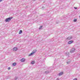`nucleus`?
I'll list each match as a JSON object with an SVG mask.
<instances>
[{"label":"nucleus","mask_w":80,"mask_h":80,"mask_svg":"<svg viewBox=\"0 0 80 80\" xmlns=\"http://www.w3.org/2000/svg\"><path fill=\"white\" fill-rule=\"evenodd\" d=\"M12 18L13 17H11L10 18H7L5 20V21L6 22H9L11 20V19H12Z\"/></svg>","instance_id":"1"},{"label":"nucleus","mask_w":80,"mask_h":80,"mask_svg":"<svg viewBox=\"0 0 80 80\" xmlns=\"http://www.w3.org/2000/svg\"><path fill=\"white\" fill-rule=\"evenodd\" d=\"M75 48H72V49L70 51V52L71 53H73L75 52Z\"/></svg>","instance_id":"2"},{"label":"nucleus","mask_w":80,"mask_h":80,"mask_svg":"<svg viewBox=\"0 0 80 80\" xmlns=\"http://www.w3.org/2000/svg\"><path fill=\"white\" fill-rule=\"evenodd\" d=\"M72 39V36H69L67 38V40H71Z\"/></svg>","instance_id":"3"},{"label":"nucleus","mask_w":80,"mask_h":80,"mask_svg":"<svg viewBox=\"0 0 80 80\" xmlns=\"http://www.w3.org/2000/svg\"><path fill=\"white\" fill-rule=\"evenodd\" d=\"M73 41L72 40H71L69 41L68 42V44H71V43H73Z\"/></svg>","instance_id":"4"},{"label":"nucleus","mask_w":80,"mask_h":80,"mask_svg":"<svg viewBox=\"0 0 80 80\" xmlns=\"http://www.w3.org/2000/svg\"><path fill=\"white\" fill-rule=\"evenodd\" d=\"M62 74H63V72H61L59 73L58 75L59 76H61V75H62Z\"/></svg>","instance_id":"5"},{"label":"nucleus","mask_w":80,"mask_h":80,"mask_svg":"<svg viewBox=\"0 0 80 80\" xmlns=\"http://www.w3.org/2000/svg\"><path fill=\"white\" fill-rule=\"evenodd\" d=\"M25 58H23L21 60V62H25Z\"/></svg>","instance_id":"6"},{"label":"nucleus","mask_w":80,"mask_h":80,"mask_svg":"<svg viewBox=\"0 0 80 80\" xmlns=\"http://www.w3.org/2000/svg\"><path fill=\"white\" fill-rule=\"evenodd\" d=\"M37 50L35 49L32 52L34 54H35V53L37 52Z\"/></svg>","instance_id":"7"},{"label":"nucleus","mask_w":80,"mask_h":80,"mask_svg":"<svg viewBox=\"0 0 80 80\" xmlns=\"http://www.w3.org/2000/svg\"><path fill=\"white\" fill-rule=\"evenodd\" d=\"M33 54H34L32 52L31 53L29 54L28 57H30V56H32V55H33Z\"/></svg>","instance_id":"8"},{"label":"nucleus","mask_w":80,"mask_h":80,"mask_svg":"<svg viewBox=\"0 0 80 80\" xmlns=\"http://www.w3.org/2000/svg\"><path fill=\"white\" fill-rule=\"evenodd\" d=\"M13 51H17V48H13Z\"/></svg>","instance_id":"9"},{"label":"nucleus","mask_w":80,"mask_h":80,"mask_svg":"<svg viewBox=\"0 0 80 80\" xmlns=\"http://www.w3.org/2000/svg\"><path fill=\"white\" fill-rule=\"evenodd\" d=\"M66 54V56H69V52H67L66 53H65Z\"/></svg>","instance_id":"10"},{"label":"nucleus","mask_w":80,"mask_h":80,"mask_svg":"<svg viewBox=\"0 0 80 80\" xmlns=\"http://www.w3.org/2000/svg\"><path fill=\"white\" fill-rule=\"evenodd\" d=\"M22 33V30H21L19 31V34H21V33Z\"/></svg>","instance_id":"11"},{"label":"nucleus","mask_w":80,"mask_h":80,"mask_svg":"<svg viewBox=\"0 0 80 80\" xmlns=\"http://www.w3.org/2000/svg\"><path fill=\"white\" fill-rule=\"evenodd\" d=\"M49 71H45V73H46V74H48V73H49Z\"/></svg>","instance_id":"12"},{"label":"nucleus","mask_w":80,"mask_h":80,"mask_svg":"<svg viewBox=\"0 0 80 80\" xmlns=\"http://www.w3.org/2000/svg\"><path fill=\"white\" fill-rule=\"evenodd\" d=\"M16 63L15 62V63H12V65H13L14 66H15V65H16Z\"/></svg>","instance_id":"13"},{"label":"nucleus","mask_w":80,"mask_h":80,"mask_svg":"<svg viewBox=\"0 0 80 80\" xmlns=\"http://www.w3.org/2000/svg\"><path fill=\"white\" fill-rule=\"evenodd\" d=\"M32 64H34L35 63V61H33L31 62Z\"/></svg>","instance_id":"14"},{"label":"nucleus","mask_w":80,"mask_h":80,"mask_svg":"<svg viewBox=\"0 0 80 80\" xmlns=\"http://www.w3.org/2000/svg\"><path fill=\"white\" fill-rule=\"evenodd\" d=\"M67 64H69V63H70V61H68V62H67Z\"/></svg>","instance_id":"15"},{"label":"nucleus","mask_w":80,"mask_h":80,"mask_svg":"<svg viewBox=\"0 0 80 80\" xmlns=\"http://www.w3.org/2000/svg\"><path fill=\"white\" fill-rule=\"evenodd\" d=\"M42 27L43 26H41L39 28V30H40V29H41V28H42Z\"/></svg>","instance_id":"16"},{"label":"nucleus","mask_w":80,"mask_h":80,"mask_svg":"<svg viewBox=\"0 0 80 80\" xmlns=\"http://www.w3.org/2000/svg\"><path fill=\"white\" fill-rule=\"evenodd\" d=\"M74 22H77V19H74Z\"/></svg>","instance_id":"17"},{"label":"nucleus","mask_w":80,"mask_h":80,"mask_svg":"<svg viewBox=\"0 0 80 80\" xmlns=\"http://www.w3.org/2000/svg\"><path fill=\"white\" fill-rule=\"evenodd\" d=\"M18 78H17V77H16L15 78V80H16Z\"/></svg>","instance_id":"18"},{"label":"nucleus","mask_w":80,"mask_h":80,"mask_svg":"<svg viewBox=\"0 0 80 80\" xmlns=\"http://www.w3.org/2000/svg\"><path fill=\"white\" fill-rule=\"evenodd\" d=\"M73 80H77V78H75Z\"/></svg>","instance_id":"19"},{"label":"nucleus","mask_w":80,"mask_h":80,"mask_svg":"<svg viewBox=\"0 0 80 80\" xmlns=\"http://www.w3.org/2000/svg\"><path fill=\"white\" fill-rule=\"evenodd\" d=\"M8 70H10V67H9L8 68Z\"/></svg>","instance_id":"20"},{"label":"nucleus","mask_w":80,"mask_h":80,"mask_svg":"<svg viewBox=\"0 0 80 80\" xmlns=\"http://www.w3.org/2000/svg\"><path fill=\"white\" fill-rule=\"evenodd\" d=\"M44 8H44V7H42V9H43Z\"/></svg>","instance_id":"21"},{"label":"nucleus","mask_w":80,"mask_h":80,"mask_svg":"<svg viewBox=\"0 0 80 80\" xmlns=\"http://www.w3.org/2000/svg\"><path fill=\"white\" fill-rule=\"evenodd\" d=\"M56 80H60V79H59V78H57V79Z\"/></svg>","instance_id":"22"},{"label":"nucleus","mask_w":80,"mask_h":80,"mask_svg":"<svg viewBox=\"0 0 80 80\" xmlns=\"http://www.w3.org/2000/svg\"><path fill=\"white\" fill-rule=\"evenodd\" d=\"M74 8H75V9H77V8H75V7H74Z\"/></svg>","instance_id":"23"},{"label":"nucleus","mask_w":80,"mask_h":80,"mask_svg":"<svg viewBox=\"0 0 80 80\" xmlns=\"http://www.w3.org/2000/svg\"><path fill=\"white\" fill-rule=\"evenodd\" d=\"M3 0H0V2H1Z\"/></svg>","instance_id":"24"},{"label":"nucleus","mask_w":80,"mask_h":80,"mask_svg":"<svg viewBox=\"0 0 80 80\" xmlns=\"http://www.w3.org/2000/svg\"><path fill=\"white\" fill-rule=\"evenodd\" d=\"M78 55H80V53H78Z\"/></svg>","instance_id":"25"},{"label":"nucleus","mask_w":80,"mask_h":80,"mask_svg":"<svg viewBox=\"0 0 80 80\" xmlns=\"http://www.w3.org/2000/svg\"><path fill=\"white\" fill-rule=\"evenodd\" d=\"M33 0V1H35V0Z\"/></svg>","instance_id":"26"}]
</instances>
